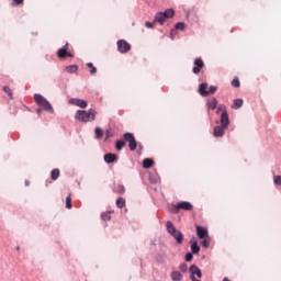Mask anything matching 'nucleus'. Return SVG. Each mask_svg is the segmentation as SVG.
I'll use <instances>...</instances> for the list:
<instances>
[{
  "label": "nucleus",
  "mask_w": 281,
  "mask_h": 281,
  "mask_svg": "<svg viewBox=\"0 0 281 281\" xmlns=\"http://www.w3.org/2000/svg\"><path fill=\"white\" fill-rule=\"evenodd\" d=\"M95 115H98V112L93 109L88 111L79 110L76 112L75 119H77L78 122H94Z\"/></svg>",
  "instance_id": "1"
},
{
  "label": "nucleus",
  "mask_w": 281,
  "mask_h": 281,
  "mask_svg": "<svg viewBox=\"0 0 281 281\" xmlns=\"http://www.w3.org/2000/svg\"><path fill=\"white\" fill-rule=\"evenodd\" d=\"M166 228L168 234H170V236H172V238H175V240L178 243V245H182L183 244V234L181 233V231L177 229V227H175V224H172V222L168 221L166 224Z\"/></svg>",
  "instance_id": "2"
},
{
  "label": "nucleus",
  "mask_w": 281,
  "mask_h": 281,
  "mask_svg": "<svg viewBox=\"0 0 281 281\" xmlns=\"http://www.w3.org/2000/svg\"><path fill=\"white\" fill-rule=\"evenodd\" d=\"M34 101L43 111H47V113L54 114V108L52 106V103L45 99V97L41 94H34Z\"/></svg>",
  "instance_id": "3"
},
{
  "label": "nucleus",
  "mask_w": 281,
  "mask_h": 281,
  "mask_svg": "<svg viewBox=\"0 0 281 281\" xmlns=\"http://www.w3.org/2000/svg\"><path fill=\"white\" fill-rule=\"evenodd\" d=\"M175 16V10L167 9L165 12H158L155 15L154 23H160V25H164L166 23V19H172Z\"/></svg>",
  "instance_id": "4"
},
{
  "label": "nucleus",
  "mask_w": 281,
  "mask_h": 281,
  "mask_svg": "<svg viewBox=\"0 0 281 281\" xmlns=\"http://www.w3.org/2000/svg\"><path fill=\"white\" fill-rule=\"evenodd\" d=\"M181 210H184V212H192V210H194V205L186 201L179 202L173 206L172 214H179Z\"/></svg>",
  "instance_id": "5"
},
{
  "label": "nucleus",
  "mask_w": 281,
  "mask_h": 281,
  "mask_svg": "<svg viewBox=\"0 0 281 281\" xmlns=\"http://www.w3.org/2000/svg\"><path fill=\"white\" fill-rule=\"evenodd\" d=\"M123 137L125 142L128 143L130 150H137V140L135 139V135H133V133H125Z\"/></svg>",
  "instance_id": "6"
},
{
  "label": "nucleus",
  "mask_w": 281,
  "mask_h": 281,
  "mask_svg": "<svg viewBox=\"0 0 281 281\" xmlns=\"http://www.w3.org/2000/svg\"><path fill=\"white\" fill-rule=\"evenodd\" d=\"M189 271L191 273L190 278L192 281H201L199 279L202 278L203 273L201 272V269L196 267V265H192Z\"/></svg>",
  "instance_id": "7"
},
{
  "label": "nucleus",
  "mask_w": 281,
  "mask_h": 281,
  "mask_svg": "<svg viewBox=\"0 0 281 281\" xmlns=\"http://www.w3.org/2000/svg\"><path fill=\"white\" fill-rule=\"evenodd\" d=\"M58 58H74V54L69 53V43H66L57 52Z\"/></svg>",
  "instance_id": "8"
},
{
  "label": "nucleus",
  "mask_w": 281,
  "mask_h": 281,
  "mask_svg": "<svg viewBox=\"0 0 281 281\" xmlns=\"http://www.w3.org/2000/svg\"><path fill=\"white\" fill-rule=\"evenodd\" d=\"M116 45L120 54H128L131 52V45L125 40H119Z\"/></svg>",
  "instance_id": "9"
},
{
  "label": "nucleus",
  "mask_w": 281,
  "mask_h": 281,
  "mask_svg": "<svg viewBox=\"0 0 281 281\" xmlns=\"http://www.w3.org/2000/svg\"><path fill=\"white\" fill-rule=\"evenodd\" d=\"M194 67L192 69L193 74H201V69L205 67V63L203 61L202 58H195L193 63Z\"/></svg>",
  "instance_id": "10"
},
{
  "label": "nucleus",
  "mask_w": 281,
  "mask_h": 281,
  "mask_svg": "<svg viewBox=\"0 0 281 281\" xmlns=\"http://www.w3.org/2000/svg\"><path fill=\"white\" fill-rule=\"evenodd\" d=\"M196 236L198 238L203 239L210 237V233L207 232V228L203 226H196Z\"/></svg>",
  "instance_id": "11"
},
{
  "label": "nucleus",
  "mask_w": 281,
  "mask_h": 281,
  "mask_svg": "<svg viewBox=\"0 0 281 281\" xmlns=\"http://www.w3.org/2000/svg\"><path fill=\"white\" fill-rule=\"evenodd\" d=\"M69 104H74V106H79V109H87L88 106L87 101L81 99H70Z\"/></svg>",
  "instance_id": "12"
},
{
  "label": "nucleus",
  "mask_w": 281,
  "mask_h": 281,
  "mask_svg": "<svg viewBox=\"0 0 281 281\" xmlns=\"http://www.w3.org/2000/svg\"><path fill=\"white\" fill-rule=\"evenodd\" d=\"M225 131H227V127L224 125L215 126L213 135L214 137H223V135H225Z\"/></svg>",
  "instance_id": "13"
},
{
  "label": "nucleus",
  "mask_w": 281,
  "mask_h": 281,
  "mask_svg": "<svg viewBox=\"0 0 281 281\" xmlns=\"http://www.w3.org/2000/svg\"><path fill=\"white\" fill-rule=\"evenodd\" d=\"M221 124L224 128H229V114L227 112L221 114Z\"/></svg>",
  "instance_id": "14"
},
{
  "label": "nucleus",
  "mask_w": 281,
  "mask_h": 281,
  "mask_svg": "<svg viewBox=\"0 0 281 281\" xmlns=\"http://www.w3.org/2000/svg\"><path fill=\"white\" fill-rule=\"evenodd\" d=\"M190 245L192 254H199L201 251V247H199V243L194 237L190 240Z\"/></svg>",
  "instance_id": "15"
},
{
  "label": "nucleus",
  "mask_w": 281,
  "mask_h": 281,
  "mask_svg": "<svg viewBox=\"0 0 281 281\" xmlns=\"http://www.w3.org/2000/svg\"><path fill=\"white\" fill-rule=\"evenodd\" d=\"M199 93L202 95V98H207V95H210V92H207V83L200 85Z\"/></svg>",
  "instance_id": "16"
},
{
  "label": "nucleus",
  "mask_w": 281,
  "mask_h": 281,
  "mask_svg": "<svg viewBox=\"0 0 281 281\" xmlns=\"http://www.w3.org/2000/svg\"><path fill=\"white\" fill-rule=\"evenodd\" d=\"M105 164H113V161H117V155L115 154H105L104 155Z\"/></svg>",
  "instance_id": "17"
},
{
  "label": "nucleus",
  "mask_w": 281,
  "mask_h": 281,
  "mask_svg": "<svg viewBox=\"0 0 281 281\" xmlns=\"http://www.w3.org/2000/svg\"><path fill=\"white\" fill-rule=\"evenodd\" d=\"M207 106L209 109H211L212 111H215L216 106H218V101L216 100V98H212L207 101Z\"/></svg>",
  "instance_id": "18"
},
{
  "label": "nucleus",
  "mask_w": 281,
  "mask_h": 281,
  "mask_svg": "<svg viewBox=\"0 0 281 281\" xmlns=\"http://www.w3.org/2000/svg\"><path fill=\"white\" fill-rule=\"evenodd\" d=\"M155 166V160L150 159V158H146L143 160V168H153Z\"/></svg>",
  "instance_id": "19"
},
{
  "label": "nucleus",
  "mask_w": 281,
  "mask_h": 281,
  "mask_svg": "<svg viewBox=\"0 0 281 281\" xmlns=\"http://www.w3.org/2000/svg\"><path fill=\"white\" fill-rule=\"evenodd\" d=\"M113 192L115 194H124V192H126V188H124L123 184H116L113 189Z\"/></svg>",
  "instance_id": "20"
},
{
  "label": "nucleus",
  "mask_w": 281,
  "mask_h": 281,
  "mask_svg": "<svg viewBox=\"0 0 281 281\" xmlns=\"http://www.w3.org/2000/svg\"><path fill=\"white\" fill-rule=\"evenodd\" d=\"M171 280L172 281H182L183 280V274L179 271H173L171 272Z\"/></svg>",
  "instance_id": "21"
},
{
  "label": "nucleus",
  "mask_w": 281,
  "mask_h": 281,
  "mask_svg": "<svg viewBox=\"0 0 281 281\" xmlns=\"http://www.w3.org/2000/svg\"><path fill=\"white\" fill-rule=\"evenodd\" d=\"M60 177V170L59 169H53L50 172V179L53 181H56Z\"/></svg>",
  "instance_id": "22"
},
{
  "label": "nucleus",
  "mask_w": 281,
  "mask_h": 281,
  "mask_svg": "<svg viewBox=\"0 0 281 281\" xmlns=\"http://www.w3.org/2000/svg\"><path fill=\"white\" fill-rule=\"evenodd\" d=\"M116 207L122 210V207H126V200L124 198H119L116 200Z\"/></svg>",
  "instance_id": "23"
},
{
  "label": "nucleus",
  "mask_w": 281,
  "mask_h": 281,
  "mask_svg": "<svg viewBox=\"0 0 281 281\" xmlns=\"http://www.w3.org/2000/svg\"><path fill=\"white\" fill-rule=\"evenodd\" d=\"M212 243V239L210 238V236L209 237H204V238H202V247L204 248V249H207L209 247H210V244Z\"/></svg>",
  "instance_id": "24"
},
{
  "label": "nucleus",
  "mask_w": 281,
  "mask_h": 281,
  "mask_svg": "<svg viewBox=\"0 0 281 281\" xmlns=\"http://www.w3.org/2000/svg\"><path fill=\"white\" fill-rule=\"evenodd\" d=\"M94 134L97 139H102V137H104V131H102V128L100 127H97L94 130Z\"/></svg>",
  "instance_id": "25"
},
{
  "label": "nucleus",
  "mask_w": 281,
  "mask_h": 281,
  "mask_svg": "<svg viewBox=\"0 0 281 281\" xmlns=\"http://www.w3.org/2000/svg\"><path fill=\"white\" fill-rule=\"evenodd\" d=\"M66 71L67 74H76V71H78V65H70L66 67Z\"/></svg>",
  "instance_id": "26"
},
{
  "label": "nucleus",
  "mask_w": 281,
  "mask_h": 281,
  "mask_svg": "<svg viewBox=\"0 0 281 281\" xmlns=\"http://www.w3.org/2000/svg\"><path fill=\"white\" fill-rule=\"evenodd\" d=\"M243 106V99H235L232 109H240Z\"/></svg>",
  "instance_id": "27"
},
{
  "label": "nucleus",
  "mask_w": 281,
  "mask_h": 281,
  "mask_svg": "<svg viewBox=\"0 0 281 281\" xmlns=\"http://www.w3.org/2000/svg\"><path fill=\"white\" fill-rule=\"evenodd\" d=\"M87 67L90 69L91 76L98 74V68H95V67L93 66V63H88V64H87Z\"/></svg>",
  "instance_id": "28"
},
{
  "label": "nucleus",
  "mask_w": 281,
  "mask_h": 281,
  "mask_svg": "<svg viewBox=\"0 0 281 281\" xmlns=\"http://www.w3.org/2000/svg\"><path fill=\"white\" fill-rule=\"evenodd\" d=\"M125 146H126V142H124V140H116L115 149L116 150H122V148H124Z\"/></svg>",
  "instance_id": "29"
},
{
  "label": "nucleus",
  "mask_w": 281,
  "mask_h": 281,
  "mask_svg": "<svg viewBox=\"0 0 281 281\" xmlns=\"http://www.w3.org/2000/svg\"><path fill=\"white\" fill-rule=\"evenodd\" d=\"M3 91H4V93H8L10 100H13V99H14V95L12 94V89H10V87L4 86V87H3Z\"/></svg>",
  "instance_id": "30"
},
{
  "label": "nucleus",
  "mask_w": 281,
  "mask_h": 281,
  "mask_svg": "<svg viewBox=\"0 0 281 281\" xmlns=\"http://www.w3.org/2000/svg\"><path fill=\"white\" fill-rule=\"evenodd\" d=\"M227 113V106L225 105V104H220L218 106H217V110H216V113L218 114V113Z\"/></svg>",
  "instance_id": "31"
},
{
  "label": "nucleus",
  "mask_w": 281,
  "mask_h": 281,
  "mask_svg": "<svg viewBox=\"0 0 281 281\" xmlns=\"http://www.w3.org/2000/svg\"><path fill=\"white\" fill-rule=\"evenodd\" d=\"M101 218L102 221H111V211L102 213Z\"/></svg>",
  "instance_id": "32"
},
{
  "label": "nucleus",
  "mask_w": 281,
  "mask_h": 281,
  "mask_svg": "<svg viewBox=\"0 0 281 281\" xmlns=\"http://www.w3.org/2000/svg\"><path fill=\"white\" fill-rule=\"evenodd\" d=\"M66 207H67V210H71V207H72V205H71V194H69L66 198Z\"/></svg>",
  "instance_id": "33"
},
{
  "label": "nucleus",
  "mask_w": 281,
  "mask_h": 281,
  "mask_svg": "<svg viewBox=\"0 0 281 281\" xmlns=\"http://www.w3.org/2000/svg\"><path fill=\"white\" fill-rule=\"evenodd\" d=\"M217 89L218 88L216 86H211L206 93H209V95H214V92L217 91Z\"/></svg>",
  "instance_id": "34"
},
{
  "label": "nucleus",
  "mask_w": 281,
  "mask_h": 281,
  "mask_svg": "<svg viewBox=\"0 0 281 281\" xmlns=\"http://www.w3.org/2000/svg\"><path fill=\"white\" fill-rule=\"evenodd\" d=\"M232 87H235L236 89H238V87H240V81L238 80L237 77H235L232 81Z\"/></svg>",
  "instance_id": "35"
},
{
  "label": "nucleus",
  "mask_w": 281,
  "mask_h": 281,
  "mask_svg": "<svg viewBox=\"0 0 281 281\" xmlns=\"http://www.w3.org/2000/svg\"><path fill=\"white\" fill-rule=\"evenodd\" d=\"M24 1L25 0H12L11 5H13V7L23 5Z\"/></svg>",
  "instance_id": "36"
},
{
  "label": "nucleus",
  "mask_w": 281,
  "mask_h": 281,
  "mask_svg": "<svg viewBox=\"0 0 281 281\" xmlns=\"http://www.w3.org/2000/svg\"><path fill=\"white\" fill-rule=\"evenodd\" d=\"M176 30H186V23L183 22H178L176 24Z\"/></svg>",
  "instance_id": "37"
},
{
  "label": "nucleus",
  "mask_w": 281,
  "mask_h": 281,
  "mask_svg": "<svg viewBox=\"0 0 281 281\" xmlns=\"http://www.w3.org/2000/svg\"><path fill=\"white\" fill-rule=\"evenodd\" d=\"M179 269L182 271V273H187V271H188V263H181L179 266Z\"/></svg>",
  "instance_id": "38"
},
{
  "label": "nucleus",
  "mask_w": 281,
  "mask_h": 281,
  "mask_svg": "<svg viewBox=\"0 0 281 281\" xmlns=\"http://www.w3.org/2000/svg\"><path fill=\"white\" fill-rule=\"evenodd\" d=\"M274 184L276 186H281V176H276L274 177Z\"/></svg>",
  "instance_id": "39"
},
{
  "label": "nucleus",
  "mask_w": 281,
  "mask_h": 281,
  "mask_svg": "<svg viewBox=\"0 0 281 281\" xmlns=\"http://www.w3.org/2000/svg\"><path fill=\"white\" fill-rule=\"evenodd\" d=\"M192 258H194V257L192 256L191 252H188V254L186 255V260H187V262H190V261L192 260Z\"/></svg>",
  "instance_id": "40"
},
{
  "label": "nucleus",
  "mask_w": 281,
  "mask_h": 281,
  "mask_svg": "<svg viewBox=\"0 0 281 281\" xmlns=\"http://www.w3.org/2000/svg\"><path fill=\"white\" fill-rule=\"evenodd\" d=\"M154 25H155V22H146L145 23V26L148 29L154 27Z\"/></svg>",
  "instance_id": "41"
},
{
  "label": "nucleus",
  "mask_w": 281,
  "mask_h": 281,
  "mask_svg": "<svg viewBox=\"0 0 281 281\" xmlns=\"http://www.w3.org/2000/svg\"><path fill=\"white\" fill-rule=\"evenodd\" d=\"M41 111H43L41 108L36 110V113H38V115H41Z\"/></svg>",
  "instance_id": "42"
},
{
  "label": "nucleus",
  "mask_w": 281,
  "mask_h": 281,
  "mask_svg": "<svg viewBox=\"0 0 281 281\" xmlns=\"http://www.w3.org/2000/svg\"><path fill=\"white\" fill-rule=\"evenodd\" d=\"M172 210H175V205H171V206L169 207V211H170V212H172Z\"/></svg>",
  "instance_id": "43"
},
{
  "label": "nucleus",
  "mask_w": 281,
  "mask_h": 281,
  "mask_svg": "<svg viewBox=\"0 0 281 281\" xmlns=\"http://www.w3.org/2000/svg\"><path fill=\"white\" fill-rule=\"evenodd\" d=\"M16 251H21V247L20 246L16 247Z\"/></svg>",
  "instance_id": "44"
},
{
  "label": "nucleus",
  "mask_w": 281,
  "mask_h": 281,
  "mask_svg": "<svg viewBox=\"0 0 281 281\" xmlns=\"http://www.w3.org/2000/svg\"><path fill=\"white\" fill-rule=\"evenodd\" d=\"M26 186H29V182H25Z\"/></svg>",
  "instance_id": "45"
}]
</instances>
